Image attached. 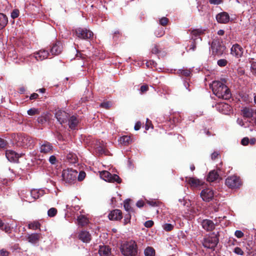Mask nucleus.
I'll list each match as a JSON object with an SVG mask.
<instances>
[{
    "label": "nucleus",
    "instance_id": "nucleus-26",
    "mask_svg": "<svg viewBox=\"0 0 256 256\" xmlns=\"http://www.w3.org/2000/svg\"><path fill=\"white\" fill-rule=\"evenodd\" d=\"M119 142L124 146H128L133 142V140L130 136H124L120 138Z\"/></svg>",
    "mask_w": 256,
    "mask_h": 256
},
{
    "label": "nucleus",
    "instance_id": "nucleus-27",
    "mask_svg": "<svg viewBox=\"0 0 256 256\" xmlns=\"http://www.w3.org/2000/svg\"><path fill=\"white\" fill-rule=\"evenodd\" d=\"M40 237V235L38 234L34 233L31 234H30L28 236V241L32 244H36L37 243Z\"/></svg>",
    "mask_w": 256,
    "mask_h": 256
},
{
    "label": "nucleus",
    "instance_id": "nucleus-4",
    "mask_svg": "<svg viewBox=\"0 0 256 256\" xmlns=\"http://www.w3.org/2000/svg\"><path fill=\"white\" fill-rule=\"evenodd\" d=\"M226 185L230 188H237L242 186V182L240 177L236 176H230L226 179Z\"/></svg>",
    "mask_w": 256,
    "mask_h": 256
},
{
    "label": "nucleus",
    "instance_id": "nucleus-64",
    "mask_svg": "<svg viewBox=\"0 0 256 256\" xmlns=\"http://www.w3.org/2000/svg\"><path fill=\"white\" fill-rule=\"evenodd\" d=\"M208 226H209V230L210 229V230L214 229V223L212 220H209Z\"/></svg>",
    "mask_w": 256,
    "mask_h": 256
},
{
    "label": "nucleus",
    "instance_id": "nucleus-61",
    "mask_svg": "<svg viewBox=\"0 0 256 256\" xmlns=\"http://www.w3.org/2000/svg\"><path fill=\"white\" fill-rule=\"evenodd\" d=\"M148 202L150 206H157L158 205V202L156 201L152 200L148 201Z\"/></svg>",
    "mask_w": 256,
    "mask_h": 256
},
{
    "label": "nucleus",
    "instance_id": "nucleus-31",
    "mask_svg": "<svg viewBox=\"0 0 256 256\" xmlns=\"http://www.w3.org/2000/svg\"><path fill=\"white\" fill-rule=\"evenodd\" d=\"M8 23V18L6 15L0 13V29L4 28Z\"/></svg>",
    "mask_w": 256,
    "mask_h": 256
},
{
    "label": "nucleus",
    "instance_id": "nucleus-23",
    "mask_svg": "<svg viewBox=\"0 0 256 256\" xmlns=\"http://www.w3.org/2000/svg\"><path fill=\"white\" fill-rule=\"evenodd\" d=\"M6 156L10 162H16L19 157L18 154L12 150H8L6 152Z\"/></svg>",
    "mask_w": 256,
    "mask_h": 256
},
{
    "label": "nucleus",
    "instance_id": "nucleus-11",
    "mask_svg": "<svg viewBox=\"0 0 256 256\" xmlns=\"http://www.w3.org/2000/svg\"><path fill=\"white\" fill-rule=\"evenodd\" d=\"M17 140L22 146L27 147L30 146L32 142V140L30 136L22 134L18 136Z\"/></svg>",
    "mask_w": 256,
    "mask_h": 256
},
{
    "label": "nucleus",
    "instance_id": "nucleus-40",
    "mask_svg": "<svg viewBox=\"0 0 256 256\" xmlns=\"http://www.w3.org/2000/svg\"><path fill=\"white\" fill-rule=\"evenodd\" d=\"M228 62L226 59H220L218 60L217 64L220 67H224L227 65Z\"/></svg>",
    "mask_w": 256,
    "mask_h": 256
},
{
    "label": "nucleus",
    "instance_id": "nucleus-60",
    "mask_svg": "<svg viewBox=\"0 0 256 256\" xmlns=\"http://www.w3.org/2000/svg\"><path fill=\"white\" fill-rule=\"evenodd\" d=\"M0 254L2 256H8V252L4 250V249H2L0 250Z\"/></svg>",
    "mask_w": 256,
    "mask_h": 256
},
{
    "label": "nucleus",
    "instance_id": "nucleus-33",
    "mask_svg": "<svg viewBox=\"0 0 256 256\" xmlns=\"http://www.w3.org/2000/svg\"><path fill=\"white\" fill-rule=\"evenodd\" d=\"M155 250L151 247H148L144 250V254L146 256H154Z\"/></svg>",
    "mask_w": 256,
    "mask_h": 256
},
{
    "label": "nucleus",
    "instance_id": "nucleus-37",
    "mask_svg": "<svg viewBox=\"0 0 256 256\" xmlns=\"http://www.w3.org/2000/svg\"><path fill=\"white\" fill-rule=\"evenodd\" d=\"M155 35L156 37L160 38L164 34V30L162 28H158L154 32Z\"/></svg>",
    "mask_w": 256,
    "mask_h": 256
},
{
    "label": "nucleus",
    "instance_id": "nucleus-34",
    "mask_svg": "<svg viewBox=\"0 0 256 256\" xmlns=\"http://www.w3.org/2000/svg\"><path fill=\"white\" fill-rule=\"evenodd\" d=\"M200 196L204 201L206 202H208V189L203 190L200 192Z\"/></svg>",
    "mask_w": 256,
    "mask_h": 256
},
{
    "label": "nucleus",
    "instance_id": "nucleus-5",
    "mask_svg": "<svg viewBox=\"0 0 256 256\" xmlns=\"http://www.w3.org/2000/svg\"><path fill=\"white\" fill-rule=\"evenodd\" d=\"M100 177L104 180L110 182H116L118 184L121 182L120 178L116 174H112L106 170H103L100 172Z\"/></svg>",
    "mask_w": 256,
    "mask_h": 256
},
{
    "label": "nucleus",
    "instance_id": "nucleus-52",
    "mask_svg": "<svg viewBox=\"0 0 256 256\" xmlns=\"http://www.w3.org/2000/svg\"><path fill=\"white\" fill-rule=\"evenodd\" d=\"M111 106V103L110 102H104L100 104V106L105 108H108Z\"/></svg>",
    "mask_w": 256,
    "mask_h": 256
},
{
    "label": "nucleus",
    "instance_id": "nucleus-1",
    "mask_svg": "<svg viewBox=\"0 0 256 256\" xmlns=\"http://www.w3.org/2000/svg\"><path fill=\"white\" fill-rule=\"evenodd\" d=\"M213 94L218 98L224 100H229L232 94L228 87L220 81H214L209 86Z\"/></svg>",
    "mask_w": 256,
    "mask_h": 256
},
{
    "label": "nucleus",
    "instance_id": "nucleus-8",
    "mask_svg": "<svg viewBox=\"0 0 256 256\" xmlns=\"http://www.w3.org/2000/svg\"><path fill=\"white\" fill-rule=\"evenodd\" d=\"M221 172L222 170L220 168H217L216 170L210 171L209 172V182H219L222 180L220 176Z\"/></svg>",
    "mask_w": 256,
    "mask_h": 256
},
{
    "label": "nucleus",
    "instance_id": "nucleus-30",
    "mask_svg": "<svg viewBox=\"0 0 256 256\" xmlns=\"http://www.w3.org/2000/svg\"><path fill=\"white\" fill-rule=\"evenodd\" d=\"M202 33V30L200 29H196L192 30V38L194 40V43H196V40H198L196 37L200 36Z\"/></svg>",
    "mask_w": 256,
    "mask_h": 256
},
{
    "label": "nucleus",
    "instance_id": "nucleus-19",
    "mask_svg": "<svg viewBox=\"0 0 256 256\" xmlns=\"http://www.w3.org/2000/svg\"><path fill=\"white\" fill-rule=\"evenodd\" d=\"M62 50V44L61 42H56L52 46L50 52L52 55H58Z\"/></svg>",
    "mask_w": 256,
    "mask_h": 256
},
{
    "label": "nucleus",
    "instance_id": "nucleus-50",
    "mask_svg": "<svg viewBox=\"0 0 256 256\" xmlns=\"http://www.w3.org/2000/svg\"><path fill=\"white\" fill-rule=\"evenodd\" d=\"M234 235L238 238H241L243 237V236H244V234L242 231L237 230L235 232Z\"/></svg>",
    "mask_w": 256,
    "mask_h": 256
},
{
    "label": "nucleus",
    "instance_id": "nucleus-17",
    "mask_svg": "<svg viewBox=\"0 0 256 256\" xmlns=\"http://www.w3.org/2000/svg\"><path fill=\"white\" fill-rule=\"evenodd\" d=\"M78 238L82 242L88 243L92 238L91 235L86 230L80 231L78 235Z\"/></svg>",
    "mask_w": 256,
    "mask_h": 256
},
{
    "label": "nucleus",
    "instance_id": "nucleus-14",
    "mask_svg": "<svg viewBox=\"0 0 256 256\" xmlns=\"http://www.w3.org/2000/svg\"><path fill=\"white\" fill-rule=\"evenodd\" d=\"M56 118L60 124H62L67 122L68 114L64 111L58 110L56 113Z\"/></svg>",
    "mask_w": 256,
    "mask_h": 256
},
{
    "label": "nucleus",
    "instance_id": "nucleus-46",
    "mask_svg": "<svg viewBox=\"0 0 256 256\" xmlns=\"http://www.w3.org/2000/svg\"><path fill=\"white\" fill-rule=\"evenodd\" d=\"M19 16V10H14L11 13V16L12 18H16Z\"/></svg>",
    "mask_w": 256,
    "mask_h": 256
},
{
    "label": "nucleus",
    "instance_id": "nucleus-42",
    "mask_svg": "<svg viewBox=\"0 0 256 256\" xmlns=\"http://www.w3.org/2000/svg\"><path fill=\"white\" fill-rule=\"evenodd\" d=\"M130 200H126L124 202V208L125 210L127 212H129L131 209V207L130 204Z\"/></svg>",
    "mask_w": 256,
    "mask_h": 256
},
{
    "label": "nucleus",
    "instance_id": "nucleus-12",
    "mask_svg": "<svg viewBox=\"0 0 256 256\" xmlns=\"http://www.w3.org/2000/svg\"><path fill=\"white\" fill-rule=\"evenodd\" d=\"M218 232L209 234V249H214L218 242Z\"/></svg>",
    "mask_w": 256,
    "mask_h": 256
},
{
    "label": "nucleus",
    "instance_id": "nucleus-35",
    "mask_svg": "<svg viewBox=\"0 0 256 256\" xmlns=\"http://www.w3.org/2000/svg\"><path fill=\"white\" fill-rule=\"evenodd\" d=\"M40 224L38 222H34L28 224V228L33 230H37L40 228Z\"/></svg>",
    "mask_w": 256,
    "mask_h": 256
},
{
    "label": "nucleus",
    "instance_id": "nucleus-28",
    "mask_svg": "<svg viewBox=\"0 0 256 256\" xmlns=\"http://www.w3.org/2000/svg\"><path fill=\"white\" fill-rule=\"evenodd\" d=\"M78 224L83 226L87 225L89 223L88 219L84 215H80L77 218Z\"/></svg>",
    "mask_w": 256,
    "mask_h": 256
},
{
    "label": "nucleus",
    "instance_id": "nucleus-48",
    "mask_svg": "<svg viewBox=\"0 0 256 256\" xmlns=\"http://www.w3.org/2000/svg\"><path fill=\"white\" fill-rule=\"evenodd\" d=\"M220 157V154L218 152H213L211 155V158L212 160H216V159H218Z\"/></svg>",
    "mask_w": 256,
    "mask_h": 256
},
{
    "label": "nucleus",
    "instance_id": "nucleus-54",
    "mask_svg": "<svg viewBox=\"0 0 256 256\" xmlns=\"http://www.w3.org/2000/svg\"><path fill=\"white\" fill-rule=\"evenodd\" d=\"M154 224V222L151 220H148L145 222L144 225L146 228H150Z\"/></svg>",
    "mask_w": 256,
    "mask_h": 256
},
{
    "label": "nucleus",
    "instance_id": "nucleus-62",
    "mask_svg": "<svg viewBox=\"0 0 256 256\" xmlns=\"http://www.w3.org/2000/svg\"><path fill=\"white\" fill-rule=\"evenodd\" d=\"M6 145V142L4 140L0 138V148H3Z\"/></svg>",
    "mask_w": 256,
    "mask_h": 256
},
{
    "label": "nucleus",
    "instance_id": "nucleus-22",
    "mask_svg": "<svg viewBox=\"0 0 256 256\" xmlns=\"http://www.w3.org/2000/svg\"><path fill=\"white\" fill-rule=\"evenodd\" d=\"M40 152L44 154H49L52 150V145L48 142H45L40 146Z\"/></svg>",
    "mask_w": 256,
    "mask_h": 256
},
{
    "label": "nucleus",
    "instance_id": "nucleus-9",
    "mask_svg": "<svg viewBox=\"0 0 256 256\" xmlns=\"http://www.w3.org/2000/svg\"><path fill=\"white\" fill-rule=\"evenodd\" d=\"M209 208H212L214 212H217L218 209V200L216 198V196L214 194L213 190H209Z\"/></svg>",
    "mask_w": 256,
    "mask_h": 256
},
{
    "label": "nucleus",
    "instance_id": "nucleus-36",
    "mask_svg": "<svg viewBox=\"0 0 256 256\" xmlns=\"http://www.w3.org/2000/svg\"><path fill=\"white\" fill-rule=\"evenodd\" d=\"M27 112L30 116H34L35 114H38L40 113V111L38 108H33L29 109Z\"/></svg>",
    "mask_w": 256,
    "mask_h": 256
},
{
    "label": "nucleus",
    "instance_id": "nucleus-3",
    "mask_svg": "<svg viewBox=\"0 0 256 256\" xmlns=\"http://www.w3.org/2000/svg\"><path fill=\"white\" fill-rule=\"evenodd\" d=\"M78 175L76 170L67 168L64 170L62 172V180L66 183L72 184L76 180Z\"/></svg>",
    "mask_w": 256,
    "mask_h": 256
},
{
    "label": "nucleus",
    "instance_id": "nucleus-39",
    "mask_svg": "<svg viewBox=\"0 0 256 256\" xmlns=\"http://www.w3.org/2000/svg\"><path fill=\"white\" fill-rule=\"evenodd\" d=\"M179 72L182 75L185 76H188L191 74L190 70L188 69L180 70Z\"/></svg>",
    "mask_w": 256,
    "mask_h": 256
},
{
    "label": "nucleus",
    "instance_id": "nucleus-16",
    "mask_svg": "<svg viewBox=\"0 0 256 256\" xmlns=\"http://www.w3.org/2000/svg\"><path fill=\"white\" fill-rule=\"evenodd\" d=\"M216 19L219 23L226 24L230 20V16L227 12H222L216 15Z\"/></svg>",
    "mask_w": 256,
    "mask_h": 256
},
{
    "label": "nucleus",
    "instance_id": "nucleus-13",
    "mask_svg": "<svg viewBox=\"0 0 256 256\" xmlns=\"http://www.w3.org/2000/svg\"><path fill=\"white\" fill-rule=\"evenodd\" d=\"M216 108L218 111L222 114H226L231 110L230 106L226 103L219 102L216 104Z\"/></svg>",
    "mask_w": 256,
    "mask_h": 256
},
{
    "label": "nucleus",
    "instance_id": "nucleus-57",
    "mask_svg": "<svg viewBox=\"0 0 256 256\" xmlns=\"http://www.w3.org/2000/svg\"><path fill=\"white\" fill-rule=\"evenodd\" d=\"M209 2L211 4H219L222 2V0H209Z\"/></svg>",
    "mask_w": 256,
    "mask_h": 256
},
{
    "label": "nucleus",
    "instance_id": "nucleus-15",
    "mask_svg": "<svg viewBox=\"0 0 256 256\" xmlns=\"http://www.w3.org/2000/svg\"><path fill=\"white\" fill-rule=\"evenodd\" d=\"M186 182L191 187L197 188L199 186H202L204 184L202 180L194 178L186 177Z\"/></svg>",
    "mask_w": 256,
    "mask_h": 256
},
{
    "label": "nucleus",
    "instance_id": "nucleus-45",
    "mask_svg": "<svg viewBox=\"0 0 256 256\" xmlns=\"http://www.w3.org/2000/svg\"><path fill=\"white\" fill-rule=\"evenodd\" d=\"M251 72L256 76V62H252L251 64Z\"/></svg>",
    "mask_w": 256,
    "mask_h": 256
},
{
    "label": "nucleus",
    "instance_id": "nucleus-10",
    "mask_svg": "<svg viewBox=\"0 0 256 256\" xmlns=\"http://www.w3.org/2000/svg\"><path fill=\"white\" fill-rule=\"evenodd\" d=\"M243 52V48L237 44H234L230 49V54L236 58L242 57Z\"/></svg>",
    "mask_w": 256,
    "mask_h": 256
},
{
    "label": "nucleus",
    "instance_id": "nucleus-32",
    "mask_svg": "<svg viewBox=\"0 0 256 256\" xmlns=\"http://www.w3.org/2000/svg\"><path fill=\"white\" fill-rule=\"evenodd\" d=\"M66 158L70 162L74 164L77 161V156L76 154L70 152L67 154Z\"/></svg>",
    "mask_w": 256,
    "mask_h": 256
},
{
    "label": "nucleus",
    "instance_id": "nucleus-2",
    "mask_svg": "<svg viewBox=\"0 0 256 256\" xmlns=\"http://www.w3.org/2000/svg\"><path fill=\"white\" fill-rule=\"evenodd\" d=\"M120 251L125 256H135L137 254V246L134 241L126 242L122 244Z\"/></svg>",
    "mask_w": 256,
    "mask_h": 256
},
{
    "label": "nucleus",
    "instance_id": "nucleus-44",
    "mask_svg": "<svg viewBox=\"0 0 256 256\" xmlns=\"http://www.w3.org/2000/svg\"><path fill=\"white\" fill-rule=\"evenodd\" d=\"M86 174L84 172L80 171L78 175V179L79 181L82 180L86 177Z\"/></svg>",
    "mask_w": 256,
    "mask_h": 256
},
{
    "label": "nucleus",
    "instance_id": "nucleus-7",
    "mask_svg": "<svg viewBox=\"0 0 256 256\" xmlns=\"http://www.w3.org/2000/svg\"><path fill=\"white\" fill-rule=\"evenodd\" d=\"M212 53L213 54L218 56H222L226 50L224 46L221 44L219 42H213L211 46Z\"/></svg>",
    "mask_w": 256,
    "mask_h": 256
},
{
    "label": "nucleus",
    "instance_id": "nucleus-6",
    "mask_svg": "<svg viewBox=\"0 0 256 256\" xmlns=\"http://www.w3.org/2000/svg\"><path fill=\"white\" fill-rule=\"evenodd\" d=\"M75 34L78 38L84 40L90 39L93 36L92 31L80 28L76 29Z\"/></svg>",
    "mask_w": 256,
    "mask_h": 256
},
{
    "label": "nucleus",
    "instance_id": "nucleus-58",
    "mask_svg": "<svg viewBox=\"0 0 256 256\" xmlns=\"http://www.w3.org/2000/svg\"><path fill=\"white\" fill-rule=\"evenodd\" d=\"M152 126L151 122L149 120L148 118L146 119V130H148Z\"/></svg>",
    "mask_w": 256,
    "mask_h": 256
},
{
    "label": "nucleus",
    "instance_id": "nucleus-63",
    "mask_svg": "<svg viewBox=\"0 0 256 256\" xmlns=\"http://www.w3.org/2000/svg\"><path fill=\"white\" fill-rule=\"evenodd\" d=\"M38 96V94H37L36 93H33L30 96V100H34V99L37 98Z\"/></svg>",
    "mask_w": 256,
    "mask_h": 256
},
{
    "label": "nucleus",
    "instance_id": "nucleus-56",
    "mask_svg": "<svg viewBox=\"0 0 256 256\" xmlns=\"http://www.w3.org/2000/svg\"><path fill=\"white\" fill-rule=\"evenodd\" d=\"M249 142V140L248 138H244L242 139L241 144L244 146H246Z\"/></svg>",
    "mask_w": 256,
    "mask_h": 256
},
{
    "label": "nucleus",
    "instance_id": "nucleus-21",
    "mask_svg": "<svg viewBox=\"0 0 256 256\" xmlns=\"http://www.w3.org/2000/svg\"><path fill=\"white\" fill-rule=\"evenodd\" d=\"M108 218L110 220H120L122 218V212L119 210H114L109 214Z\"/></svg>",
    "mask_w": 256,
    "mask_h": 256
},
{
    "label": "nucleus",
    "instance_id": "nucleus-47",
    "mask_svg": "<svg viewBox=\"0 0 256 256\" xmlns=\"http://www.w3.org/2000/svg\"><path fill=\"white\" fill-rule=\"evenodd\" d=\"M168 22V19L166 17H163L160 20V24L163 26H166Z\"/></svg>",
    "mask_w": 256,
    "mask_h": 256
},
{
    "label": "nucleus",
    "instance_id": "nucleus-18",
    "mask_svg": "<svg viewBox=\"0 0 256 256\" xmlns=\"http://www.w3.org/2000/svg\"><path fill=\"white\" fill-rule=\"evenodd\" d=\"M30 194L31 198L32 199V200H31L30 198L25 200L26 201L29 202H31L34 201L36 200L40 196L43 195L44 193L42 190L34 189L31 190Z\"/></svg>",
    "mask_w": 256,
    "mask_h": 256
},
{
    "label": "nucleus",
    "instance_id": "nucleus-49",
    "mask_svg": "<svg viewBox=\"0 0 256 256\" xmlns=\"http://www.w3.org/2000/svg\"><path fill=\"white\" fill-rule=\"evenodd\" d=\"M96 151L98 152L100 154H102L104 152V150L102 146H98L94 147Z\"/></svg>",
    "mask_w": 256,
    "mask_h": 256
},
{
    "label": "nucleus",
    "instance_id": "nucleus-38",
    "mask_svg": "<svg viewBox=\"0 0 256 256\" xmlns=\"http://www.w3.org/2000/svg\"><path fill=\"white\" fill-rule=\"evenodd\" d=\"M57 214V210L56 208H52L48 211V214L50 217H54Z\"/></svg>",
    "mask_w": 256,
    "mask_h": 256
},
{
    "label": "nucleus",
    "instance_id": "nucleus-59",
    "mask_svg": "<svg viewBox=\"0 0 256 256\" xmlns=\"http://www.w3.org/2000/svg\"><path fill=\"white\" fill-rule=\"evenodd\" d=\"M148 86L147 85H144L140 87V91L142 92H144L148 90Z\"/></svg>",
    "mask_w": 256,
    "mask_h": 256
},
{
    "label": "nucleus",
    "instance_id": "nucleus-24",
    "mask_svg": "<svg viewBox=\"0 0 256 256\" xmlns=\"http://www.w3.org/2000/svg\"><path fill=\"white\" fill-rule=\"evenodd\" d=\"M98 254L100 256H110L111 249L106 246H100Z\"/></svg>",
    "mask_w": 256,
    "mask_h": 256
},
{
    "label": "nucleus",
    "instance_id": "nucleus-53",
    "mask_svg": "<svg viewBox=\"0 0 256 256\" xmlns=\"http://www.w3.org/2000/svg\"><path fill=\"white\" fill-rule=\"evenodd\" d=\"M202 226L203 228L206 231L208 230V220H204L202 222Z\"/></svg>",
    "mask_w": 256,
    "mask_h": 256
},
{
    "label": "nucleus",
    "instance_id": "nucleus-41",
    "mask_svg": "<svg viewBox=\"0 0 256 256\" xmlns=\"http://www.w3.org/2000/svg\"><path fill=\"white\" fill-rule=\"evenodd\" d=\"M174 225L170 224H164L162 226L163 228L167 232L172 230L174 228Z\"/></svg>",
    "mask_w": 256,
    "mask_h": 256
},
{
    "label": "nucleus",
    "instance_id": "nucleus-43",
    "mask_svg": "<svg viewBox=\"0 0 256 256\" xmlns=\"http://www.w3.org/2000/svg\"><path fill=\"white\" fill-rule=\"evenodd\" d=\"M234 252L238 255L243 256L244 254V252L242 248L239 247L235 248L234 250Z\"/></svg>",
    "mask_w": 256,
    "mask_h": 256
},
{
    "label": "nucleus",
    "instance_id": "nucleus-25",
    "mask_svg": "<svg viewBox=\"0 0 256 256\" xmlns=\"http://www.w3.org/2000/svg\"><path fill=\"white\" fill-rule=\"evenodd\" d=\"M242 114L245 118H251L253 116L254 110L248 107H244L242 110Z\"/></svg>",
    "mask_w": 256,
    "mask_h": 256
},
{
    "label": "nucleus",
    "instance_id": "nucleus-29",
    "mask_svg": "<svg viewBox=\"0 0 256 256\" xmlns=\"http://www.w3.org/2000/svg\"><path fill=\"white\" fill-rule=\"evenodd\" d=\"M78 120L77 118L74 116H72L68 122V125L70 128L72 130L76 129L78 124Z\"/></svg>",
    "mask_w": 256,
    "mask_h": 256
},
{
    "label": "nucleus",
    "instance_id": "nucleus-55",
    "mask_svg": "<svg viewBox=\"0 0 256 256\" xmlns=\"http://www.w3.org/2000/svg\"><path fill=\"white\" fill-rule=\"evenodd\" d=\"M56 159L54 156H51L49 158V162L51 164H55L56 162Z\"/></svg>",
    "mask_w": 256,
    "mask_h": 256
},
{
    "label": "nucleus",
    "instance_id": "nucleus-20",
    "mask_svg": "<svg viewBox=\"0 0 256 256\" xmlns=\"http://www.w3.org/2000/svg\"><path fill=\"white\" fill-rule=\"evenodd\" d=\"M49 54L46 50H40L33 56L37 60H42L48 58Z\"/></svg>",
    "mask_w": 256,
    "mask_h": 256
},
{
    "label": "nucleus",
    "instance_id": "nucleus-51",
    "mask_svg": "<svg viewBox=\"0 0 256 256\" xmlns=\"http://www.w3.org/2000/svg\"><path fill=\"white\" fill-rule=\"evenodd\" d=\"M6 232H8L10 230V227L8 224H4V226L2 229Z\"/></svg>",
    "mask_w": 256,
    "mask_h": 256
}]
</instances>
